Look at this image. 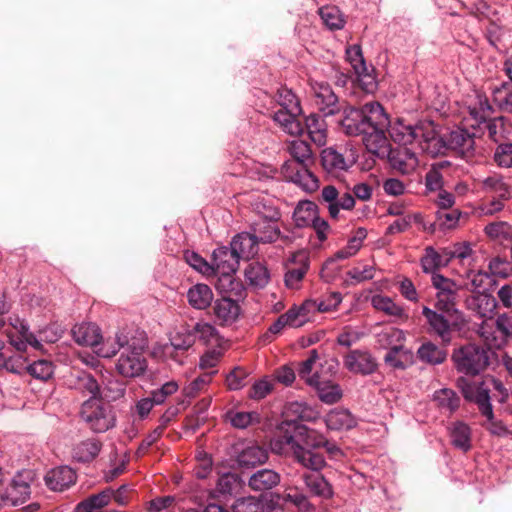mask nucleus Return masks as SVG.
<instances>
[{"mask_svg": "<svg viewBox=\"0 0 512 512\" xmlns=\"http://www.w3.org/2000/svg\"><path fill=\"white\" fill-rule=\"evenodd\" d=\"M275 436L271 442L272 452L278 455H291L294 460L306 469L319 472L326 466V460L319 451L324 448L332 459H339L343 453L334 443L329 442L319 432L306 426L293 425L292 431L286 429Z\"/></svg>", "mask_w": 512, "mask_h": 512, "instance_id": "obj_1", "label": "nucleus"}, {"mask_svg": "<svg viewBox=\"0 0 512 512\" xmlns=\"http://www.w3.org/2000/svg\"><path fill=\"white\" fill-rule=\"evenodd\" d=\"M388 133L391 139L401 146L410 145L419 151L435 157L443 151V141L435 129L432 121H419L415 124L406 123L397 119L389 122Z\"/></svg>", "mask_w": 512, "mask_h": 512, "instance_id": "obj_2", "label": "nucleus"}, {"mask_svg": "<svg viewBox=\"0 0 512 512\" xmlns=\"http://www.w3.org/2000/svg\"><path fill=\"white\" fill-rule=\"evenodd\" d=\"M456 299L457 293H437L435 302L437 311L427 306L422 310L433 332L445 343L451 341L452 331H460L467 324L464 314L456 308Z\"/></svg>", "mask_w": 512, "mask_h": 512, "instance_id": "obj_3", "label": "nucleus"}, {"mask_svg": "<svg viewBox=\"0 0 512 512\" xmlns=\"http://www.w3.org/2000/svg\"><path fill=\"white\" fill-rule=\"evenodd\" d=\"M288 152L292 159L285 161L282 165L283 176L304 191L315 192L319 188V180L310 171V165L314 163L310 145L304 140L296 139L288 144Z\"/></svg>", "mask_w": 512, "mask_h": 512, "instance_id": "obj_4", "label": "nucleus"}, {"mask_svg": "<svg viewBox=\"0 0 512 512\" xmlns=\"http://www.w3.org/2000/svg\"><path fill=\"white\" fill-rule=\"evenodd\" d=\"M452 260H458L461 265L470 266L474 261L471 245L467 242L455 243L440 251L429 246L425 249L420 262L425 273L435 274V270L447 266Z\"/></svg>", "mask_w": 512, "mask_h": 512, "instance_id": "obj_5", "label": "nucleus"}, {"mask_svg": "<svg viewBox=\"0 0 512 512\" xmlns=\"http://www.w3.org/2000/svg\"><path fill=\"white\" fill-rule=\"evenodd\" d=\"M457 383L463 397L467 401L474 402L478 406L480 413L490 422L488 430L497 436L506 434L507 429L503 423L501 421H494L493 409L490 403V389L486 382H470L464 378H459Z\"/></svg>", "mask_w": 512, "mask_h": 512, "instance_id": "obj_6", "label": "nucleus"}, {"mask_svg": "<svg viewBox=\"0 0 512 512\" xmlns=\"http://www.w3.org/2000/svg\"><path fill=\"white\" fill-rule=\"evenodd\" d=\"M80 417L96 433L106 432L115 425L112 406L101 397H90L83 402Z\"/></svg>", "mask_w": 512, "mask_h": 512, "instance_id": "obj_7", "label": "nucleus"}, {"mask_svg": "<svg viewBox=\"0 0 512 512\" xmlns=\"http://www.w3.org/2000/svg\"><path fill=\"white\" fill-rule=\"evenodd\" d=\"M372 120V127L363 133L362 141L370 153L383 157L390 151L386 136L389 118L383 108L376 107V110H372Z\"/></svg>", "mask_w": 512, "mask_h": 512, "instance_id": "obj_8", "label": "nucleus"}, {"mask_svg": "<svg viewBox=\"0 0 512 512\" xmlns=\"http://www.w3.org/2000/svg\"><path fill=\"white\" fill-rule=\"evenodd\" d=\"M376 107L383 108L378 102H369L361 108L348 107L344 110V116L340 124L344 133L348 136H362L369 131L372 123V110Z\"/></svg>", "mask_w": 512, "mask_h": 512, "instance_id": "obj_9", "label": "nucleus"}, {"mask_svg": "<svg viewBox=\"0 0 512 512\" xmlns=\"http://www.w3.org/2000/svg\"><path fill=\"white\" fill-rule=\"evenodd\" d=\"M452 358L456 369L467 375L479 374L489 362L487 351L475 344H468L454 351Z\"/></svg>", "mask_w": 512, "mask_h": 512, "instance_id": "obj_10", "label": "nucleus"}, {"mask_svg": "<svg viewBox=\"0 0 512 512\" xmlns=\"http://www.w3.org/2000/svg\"><path fill=\"white\" fill-rule=\"evenodd\" d=\"M468 112L470 118H465V121H472V123L468 125L475 129L476 127H480L481 124H485L488 137L497 142L498 119L487 121L492 114V107L487 97L482 94H477L475 101L468 106Z\"/></svg>", "mask_w": 512, "mask_h": 512, "instance_id": "obj_11", "label": "nucleus"}, {"mask_svg": "<svg viewBox=\"0 0 512 512\" xmlns=\"http://www.w3.org/2000/svg\"><path fill=\"white\" fill-rule=\"evenodd\" d=\"M7 312L8 307L5 301L0 300V329H5L10 344L18 351L26 350L27 345L39 349L41 347L40 341L37 340L23 322H19V326H13L12 328L6 325L3 316Z\"/></svg>", "mask_w": 512, "mask_h": 512, "instance_id": "obj_12", "label": "nucleus"}, {"mask_svg": "<svg viewBox=\"0 0 512 512\" xmlns=\"http://www.w3.org/2000/svg\"><path fill=\"white\" fill-rule=\"evenodd\" d=\"M320 203L326 207L330 218L338 220L340 211L352 210L356 201L350 192L341 193L335 186L327 185L322 188Z\"/></svg>", "mask_w": 512, "mask_h": 512, "instance_id": "obj_13", "label": "nucleus"}, {"mask_svg": "<svg viewBox=\"0 0 512 512\" xmlns=\"http://www.w3.org/2000/svg\"><path fill=\"white\" fill-rule=\"evenodd\" d=\"M143 347H135L134 343H130L121 353L116 369L120 375L127 378L141 376L146 368L147 362L142 354Z\"/></svg>", "mask_w": 512, "mask_h": 512, "instance_id": "obj_14", "label": "nucleus"}, {"mask_svg": "<svg viewBox=\"0 0 512 512\" xmlns=\"http://www.w3.org/2000/svg\"><path fill=\"white\" fill-rule=\"evenodd\" d=\"M284 275L285 286L290 290H299L302 282L310 268L308 252L299 250L291 254L286 262Z\"/></svg>", "mask_w": 512, "mask_h": 512, "instance_id": "obj_15", "label": "nucleus"}, {"mask_svg": "<svg viewBox=\"0 0 512 512\" xmlns=\"http://www.w3.org/2000/svg\"><path fill=\"white\" fill-rule=\"evenodd\" d=\"M314 103L324 115H333L338 111V97L331 86L324 81L309 79Z\"/></svg>", "mask_w": 512, "mask_h": 512, "instance_id": "obj_16", "label": "nucleus"}, {"mask_svg": "<svg viewBox=\"0 0 512 512\" xmlns=\"http://www.w3.org/2000/svg\"><path fill=\"white\" fill-rule=\"evenodd\" d=\"M440 138L443 141L444 147L441 154L445 152L446 149H451L458 151L464 157H468L472 155L474 151L475 145V132H469L463 128H457L452 130L445 139L441 136Z\"/></svg>", "mask_w": 512, "mask_h": 512, "instance_id": "obj_17", "label": "nucleus"}, {"mask_svg": "<svg viewBox=\"0 0 512 512\" xmlns=\"http://www.w3.org/2000/svg\"><path fill=\"white\" fill-rule=\"evenodd\" d=\"M344 366L351 373L370 375L377 370L376 359L369 351L351 350L344 357Z\"/></svg>", "mask_w": 512, "mask_h": 512, "instance_id": "obj_18", "label": "nucleus"}, {"mask_svg": "<svg viewBox=\"0 0 512 512\" xmlns=\"http://www.w3.org/2000/svg\"><path fill=\"white\" fill-rule=\"evenodd\" d=\"M418 148L402 147L388 152L389 161L393 169L402 174L412 173L418 166Z\"/></svg>", "mask_w": 512, "mask_h": 512, "instance_id": "obj_19", "label": "nucleus"}, {"mask_svg": "<svg viewBox=\"0 0 512 512\" xmlns=\"http://www.w3.org/2000/svg\"><path fill=\"white\" fill-rule=\"evenodd\" d=\"M76 472L69 466H59L49 470L44 481L46 486L56 492H62L76 483Z\"/></svg>", "mask_w": 512, "mask_h": 512, "instance_id": "obj_20", "label": "nucleus"}, {"mask_svg": "<svg viewBox=\"0 0 512 512\" xmlns=\"http://www.w3.org/2000/svg\"><path fill=\"white\" fill-rule=\"evenodd\" d=\"M354 163L333 147L326 148L321 153V164L327 174L338 177L347 171Z\"/></svg>", "mask_w": 512, "mask_h": 512, "instance_id": "obj_21", "label": "nucleus"}, {"mask_svg": "<svg viewBox=\"0 0 512 512\" xmlns=\"http://www.w3.org/2000/svg\"><path fill=\"white\" fill-rule=\"evenodd\" d=\"M238 265L239 259L230 248L223 246L214 250L210 264L212 275L235 273Z\"/></svg>", "mask_w": 512, "mask_h": 512, "instance_id": "obj_22", "label": "nucleus"}, {"mask_svg": "<svg viewBox=\"0 0 512 512\" xmlns=\"http://www.w3.org/2000/svg\"><path fill=\"white\" fill-rule=\"evenodd\" d=\"M466 306L480 317L492 319L496 312L497 301L490 294L478 292L466 299Z\"/></svg>", "mask_w": 512, "mask_h": 512, "instance_id": "obj_23", "label": "nucleus"}, {"mask_svg": "<svg viewBox=\"0 0 512 512\" xmlns=\"http://www.w3.org/2000/svg\"><path fill=\"white\" fill-rule=\"evenodd\" d=\"M30 496V486L20 475L15 477L1 496L4 505L18 506Z\"/></svg>", "mask_w": 512, "mask_h": 512, "instance_id": "obj_24", "label": "nucleus"}, {"mask_svg": "<svg viewBox=\"0 0 512 512\" xmlns=\"http://www.w3.org/2000/svg\"><path fill=\"white\" fill-rule=\"evenodd\" d=\"M290 319L292 320V328H299L308 322L314 321L318 310L316 300L307 299L300 305H293L287 310Z\"/></svg>", "mask_w": 512, "mask_h": 512, "instance_id": "obj_25", "label": "nucleus"}, {"mask_svg": "<svg viewBox=\"0 0 512 512\" xmlns=\"http://www.w3.org/2000/svg\"><path fill=\"white\" fill-rule=\"evenodd\" d=\"M73 339L76 343L83 346H90L96 348L102 340V335L99 327L93 323L77 324L72 329Z\"/></svg>", "mask_w": 512, "mask_h": 512, "instance_id": "obj_26", "label": "nucleus"}, {"mask_svg": "<svg viewBox=\"0 0 512 512\" xmlns=\"http://www.w3.org/2000/svg\"><path fill=\"white\" fill-rule=\"evenodd\" d=\"M170 343L164 346V354L175 358L174 351H187L195 343V335L191 328L182 327L170 336Z\"/></svg>", "mask_w": 512, "mask_h": 512, "instance_id": "obj_27", "label": "nucleus"}, {"mask_svg": "<svg viewBox=\"0 0 512 512\" xmlns=\"http://www.w3.org/2000/svg\"><path fill=\"white\" fill-rule=\"evenodd\" d=\"M260 241L255 237L254 233H240L236 235L232 242L230 249L240 258H250L257 254V244Z\"/></svg>", "mask_w": 512, "mask_h": 512, "instance_id": "obj_28", "label": "nucleus"}, {"mask_svg": "<svg viewBox=\"0 0 512 512\" xmlns=\"http://www.w3.org/2000/svg\"><path fill=\"white\" fill-rule=\"evenodd\" d=\"M302 112H294L291 109H279L274 112L273 120L281 127V129L292 135H300L303 131V126L298 117Z\"/></svg>", "mask_w": 512, "mask_h": 512, "instance_id": "obj_29", "label": "nucleus"}, {"mask_svg": "<svg viewBox=\"0 0 512 512\" xmlns=\"http://www.w3.org/2000/svg\"><path fill=\"white\" fill-rule=\"evenodd\" d=\"M302 480L312 495L322 499L332 498L333 488L323 475L305 472L302 474Z\"/></svg>", "mask_w": 512, "mask_h": 512, "instance_id": "obj_30", "label": "nucleus"}, {"mask_svg": "<svg viewBox=\"0 0 512 512\" xmlns=\"http://www.w3.org/2000/svg\"><path fill=\"white\" fill-rule=\"evenodd\" d=\"M268 460V451L259 445L245 447L237 456V463L242 468H254Z\"/></svg>", "mask_w": 512, "mask_h": 512, "instance_id": "obj_31", "label": "nucleus"}, {"mask_svg": "<svg viewBox=\"0 0 512 512\" xmlns=\"http://www.w3.org/2000/svg\"><path fill=\"white\" fill-rule=\"evenodd\" d=\"M213 298L214 295L211 288L203 283L193 285L187 292L188 303L194 309L198 310L208 308L211 305Z\"/></svg>", "mask_w": 512, "mask_h": 512, "instance_id": "obj_32", "label": "nucleus"}, {"mask_svg": "<svg viewBox=\"0 0 512 512\" xmlns=\"http://www.w3.org/2000/svg\"><path fill=\"white\" fill-rule=\"evenodd\" d=\"M449 436L451 444L462 452H468L471 447V429L470 427L462 422H454L449 428Z\"/></svg>", "mask_w": 512, "mask_h": 512, "instance_id": "obj_33", "label": "nucleus"}, {"mask_svg": "<svg viewBox=\"0 0 512 512\" xmlns=\"http://www.w3.org/2000/svg\"><path fill=\"white\" fill-rule=\"evenodd\" d=\"M101 448L102 443L98 439L88 438L74 446L72 456L78 462H91L98 456Z\"/></svg>", "mask_w": 512, "mask_h": 512, "instance_id": "obj_34", "label": "nucleus"}, {"mask_svg": "<svg viewBox=\"0 0 512 512\" xmlns=\"http://www.w3.org/2000/svg\"><path fill=\"white\" fill-rule=\"evenodd\" d=\"M280 475L271 469H261L255 472L248 481L249 487L254 491H265L277 486Z\"/></svg>", "mask_w": 512, "mask_h": 512, "instance_id": "obj_35", "label": "nucleus"}, {"mask_svg": "<svg viewBox=\"0 0 512 512\" xmlns=\"http://www.w3.org/2000/svg\"><path fill=\"white\" fill-rule=\"evenodd\" d=\"M305 126L309 138L317 146H324L327 139V125L323 117L317 114H310L305 120Z\"/></svg>", "mask_w": 512, "mask_h": 512, "instance_id": "obj_36", "label": "nucleus"}, {"mask_svg": "<svg viewBox=\"0 0 512 512\" xmlns=\"http://www.w3.org/2000/svg\"><path fill=\"white\" fill-rule=\"evenodd\" d=\"M127 345H129L128 336L124 331H120L116 333L113 340L107 339L103 342L101 340L94 351L100 357L110 358L116 355L121 348H125Z\"/></svg>", "mask_w": 512, "mask_h": 512, "instance_id": "obj_37", "label": "nucleus"}, {"mask_svg": "<svg viewBox=\"0 0 512 512\" xmlns=\"http://www.w3.org/2000/svg\"><path fill=\"white\" fill-rule=\"evenodd\" d=\"M325 423L330 430H348L355 426L356 421L348 410L334 409L326 415Z\"/></svg>", "mask_w": 512, "mask_h": 512, "instance_id": "obj_38", "label": "nucleus"}, {"mask_svg": "<svg viewBox=\"0 0 512 512\" xmlns=\"http://www.w3.org/2000/svg\"><path fill=\"white\" fill-rule=\"evenodd\" d=\"M278 221L257 220L252 226V232L262 243L275 242L280 236Z\"/></svg>", "mask_w": 512, "mask_h": 512, "instance_id": "obj_39", "label": "nucleus"}, {"mask_svg": "<svg viewBox=\"0 0 512 512\" xmlns=\"http://www.w3.org/2000/svg\"><path fill=\"white\" fill-rule=\"evenodd\" d=\"M112 499V492L101 491L93 494L77 504L75 512H102Z\"/></svg>", "mask_w": 512, "mask_h": 512, "instance_id": "obj_40", "label": "nucleus"}, {"mask_svg": "<svg viewBox=\"0 0 512 512\" xmlns=\"http://www.w3.org/2000/svg\"><path fill=\"white\" fill-rule=\"evenodd\" d=\"M311 386L316 389L319 399L326 404H334L342 398V389L332 381L319 378Z\"/></svg>", "mask_w": 512, "mask_h": 512, "instance_id": "obj_41", "label": "nucleus"}, {"mask_svg": "<svg viewBox=\"0 0 512 512\" xmlns=\"http://www.w3.org/2000/svg\"><path fill=\"white\" fill-rule=\"evenodd\" d=\"M318 216V206L309 200L300 201L293 213V219L298 227L310 226Z\"/></svg>", "mask_w": 512, "mask_h": 512, "instance_id": "obj_42", "label": "nucleus"}, {"mask_svg": "<svg viewBox=\"0 0 512 512\" xmlns=\"http://www.w3.org/2000/svg\"><path fill=\"white\" fill-rule=\"evenodd\" d=\"M386 365L393 369L404 370L413 362V353L405 347H394L386 353L384 357Z\"/></svg>", "mask_w": 512, "mask_h": 512, "instance_id": "obj_43", "label": "nucleus"}, {"mask_svg": "<svg viewBox=\"0 0 512 512\" xmlns=\"http://www.w3.org/2000/svg\"><path fill=\"white\" fill-rule=\"evenodd\" d=\"M481 187L486 192L495 193L501 199H511L512 189L504 182L501 175L494 173L481 181Z\"/></svg>", "mask_w": 512, "mask_h": 512, "instance_id": "obj_44", "label": "nucleus"}, {"mask_svg": "<svg viewBox=\"0 0 512 512\" xmlns=\"http://www.w3.org/2000/svg\"><path fill=\"white\" fill-rule=\"evenodd\" d=\"M417 357L426 364L438 365L445 361L447 353L444 349L428 341L418 348Z\"/></svg>", "mask_w": 512, "mask_h": 512, "instance_id": "obj_45", "label": "nucleus"}, {"mask_svg": "<svg viewBox=\"0 0 512 512\" xmlns=\"http://www.w3.org/2000/svg\"><path fill=\"white\" fill-rule=\"evenodd\" d=\"M245 279L255 288L265 287L270 280V273L266 266L259 262L250 263L245 269Z\"/></svg>", "mask_w": 512, "mask_h": 512, "instance_id": "obj_46", "label": "nucleus"}, {"mask_svg": "<svg viewBox=\"0 0 512 512\" xmlns=\"http://www.w3.org/2000/svg\"><path fill=\"white\" fill-rule=\"evenodd\" d=\"M238 302L230 297L223 296L215 302L214 313L218 319L224 322H232L239 315Z\"/></svg>", "mask_w": 512, "mask_h": 512, "instance_id": "obj_47", "label": "nucleus"}, {"mask_svg": "<svg viewBox=\"0 0 512 512\" xmlns=\"http://www.w3.org/2000/svg\"><path fill=\"white\" fill-rule=\"evenodd\" d=\"M195 339L198 338L205 345H211L214 347L222 346L224 343L223 339L219 336L216 328L206 322L197 323L194 327L191 328Z\"/></svg>", "mask_w": 512, "mask_h": 512, "instance_id": "obj_48", "label": "nucleus"}, {"mask_svg": "<svg viewBox=\"0 0 512 512\" xmlns=\"http://www.w3.org/2000/svg\"><path fill=\"white\" fill-rule=\"evenodd\" d=\"M433 401L441 410L455 412L460 406V398L456 392L449 388L436 390L433 394Z\"/></svg>", "mask_w": 512, "mask_h": 512, "instance_id": "obj_49", "label": "nucleus"}, {"mask_svg": "<svg viewBox=\"0 0 512 512\" xmlns=\"http://www.w3.org/2000/svg\"><path fill=\"white\" fill-rule=\"evenodd\" d=\"M319 15L330 30H340L345 25V18L337 6L327 5L319 9Z\"/></svg>", "mask_w": 512, "mask_h": 512, "instance_id": "obj_50", "label": "nucleus"}, {"mask_svg": "<svg viewBox=\"0 0 512 512\" xmlns=\"http://www.w3.org/2000/svg\"><path fill=\"white\" fill-rule=\"evenodd\" d=\"M367 237V230L359 227L347 242V245L338 250L335 254L337 259H347L354 256L361 248L363 241Z\"/></svg>", "mask_w": 512, "mask_h": 512, "instance_id": "obj_51", "label": "nucleus"}, {"mask_svg": "<svg viewBox=\"0 0 512 512\" xmlns=\"http://www.w3.org/2000/svg\"><path fill=\"white\" fill-rule=\"evenodd\" d=\"M405 340L404 331L394 327L387 328L378 335L379 345L388 350L394 347H404Z\"/></svg>", "mask_w": 512, "mask_h": 512, "instance_id": "obj_52", "label": "nucleus"}, {"mask_svg": "<svg viewBox=\"0 0 512 512\" xmlns=\"http://www.w3.org/2000/svg\"><path fill=\"white\" fill-rule=\"evenodd\" d=\"M371 304L376 310L382 311L389 316L397 318L405 316L404 309L388 296L381 294L374 295L371 298Z\"/></svg>", "mask_w": 512, "mask_h": 512, "instance_id": "obj_53", "label": "nucleus"}, {"mask_svg": "<svg viewBox=\"0 0 512 512\" xmlns=\"http://www.w3.org/2000/svg\"><path fill=\"white\" fill-rule=\"evenodd\" d=\"M231 425L238 429H245L251 425L260 423V415L256 411H229L226 414Z\"/></svg>", "mask_w": 512, "mask_h": 512, "instance_id": "obj_54", "label": "nucleus"}, {"mask_svg": "<svg viewBox=\"0 0 512 512\" xmlns=\"http://www.w3.org/2000/svg\"><path fill=\"white\" fill-rule=\"evenodd\" d=\"M484 233L491 240L504 242L512 239V226L505 221L492 222L485 226Z\"/></svg>", "mask_w": 512, "mask_h": 512, "instance_id": "obj_55", "label": "nucleus"}, {"mask_svg": "<svg viewBox=\"0 0 512 512\" xmlns=\"http://www.w3.org/2000/svg\"><path fill=\"white\" fill-rule=\"evenodd\" d=\"M318 359V352L315 349H313L309 352L308 358L299 364L298 375L309 386H311L314 383H317V380L320 378V376L317 373L312 374L314 365Z\"/></svg>", "mask_w": 512, "mask_h": 512, "instance_id": "obj_56", "label": "nucleus"}, {"mask_svg": "<svg viewBox=\"0 0 512 512\" xmlns=\"http://www.w3.org/2000/svg\"><path fill=\"white\" fill-rule=\"evenodd\" d=\"M217 372V370H212L210 372L201 374L183 388V394L188 398L196 397L211 383L213 376L216 375Z\"/></svg>", "mask_w": 512, "mask_h": 512, "instance_id": "obj_57", "label": "nucleus"}, {"mask_svg": "<svg viewBox=\"0 0 512 512\" xmlns=\"http://www.w3.org/2000/svg\"><path fill=\"white\" fill-rule=\"evenodd\" d=\"M292 323L293 322L286 311L268 327L267 331L261 336V341L264 344L271 343L276 336L282 333L285 327H292Z\"/></svg>", "mask_w": 512, "mask_h": 512, "instance_id": "obj_58", "label": "nucleus"}, {"mask_svg": "<svg viewBox=\"0 0 512 512\" xmlns=\"http://www.w3.org/2000/svg\"><path fill=\"white\" fill-rule=\"evenodd\" d=\"M276 101L280 105V109H291L294 112H302L298 97L287 87H281L278 89Z\"/></svg>", "mask_w": 512, "mask_h": 512, "instance_id": "obj_59", "label": "nucleus"}, {"mask_svg": "<svg viewBox=\"0 0 512 512\" xmlns=\"http://www.w3.org/2000/svg\"><path fill=\"white\" fill-rule=\"evenodd\" d=\"M75 388L84 395H91L90 397H98L100 390L97 380L91 374L85 372L77 377Z\"/></svg>", "mask_w": 512, "mask_h": 512, "instance_id": "obj_60", "label": "nucleus"}, {"mask_svg": "<svg viewBox=\"0 0 512 512\" xmlns=\"http://www.w3.org/2000/svg\"><path fill=\"white\" fill-rule=\"evenodd\" d=\"M26 371L34 378L46 381L54 372L53 364L47 360H38L27 365Z\"/></svg>", "mask_w": 512, "mask_h": 512, "instance_id": "obj_61", "label": "nucleus"}, {"mask_svg": "<svg viewBox=\"0 0 512 512\" xmlns=\"http://www.w3.org/2000/svg\"><path fill=\"white\" fill-rule=\"evenodd\" d=\"M488 268L493 276L507 278L512 274L511 263L501 257H494L489 261Z\"/></svg>", "mask_w": 512, "mask_h": 512, "instance_id": "obj_62", "label": "nucleus"}, {"mask_svg": "<svg viewBox=\"0 0 512 512\" xmlns=\"http://www.w3.org/2000/svg\"><path fill=\"white\" fill-rule=\"evenodd\" d=\"M234 512H262L263 505L259 499L253 496L237 499L233 504Z\"/></svg>", "mask_w": 512, "mask_h": 512, "instance_id": "obj_63", "label": "nucleus"}, {"mask_svg": "<svg viewBox=\"0 0 512 512\" xmlns=\"http://www.w3.org/2000/svg\"><path fill=\"white\" fill-rule=\"evenodd\" d=\"M494 161L499 167H512V143L500 144L494 153Z\"/></svg>", "mask_w": 512, "mask_h": 512, "instance_id": "obj_64", "label": "nucleus"}]
</instances>
